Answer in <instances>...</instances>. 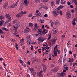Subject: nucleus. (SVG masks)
I'll return each instance as SVG.
<instances>
[{"label":"nucleus","mask_w":77,"mask_h":77,"mask_svg":"<svg viewBox=\"0 0 77 77\" xmlns=\"http://www.w3.org/2000/svg\"><path fill=\"white\" fill-rule=\"evenodd\" d=\"M20 24V23H17V24H15L13 26V30H15V32L17 30V29H18V28L19 27Z\"/></svg>","instance_id":"1"},{"label":"nucleus","mask_w":77,"mask_h":77,"mask_svg":"<svg viewBox=\"0 0 77 77\" xmlns=\"http://www.w3.org/2000/svg\"><path fill=\"white\" fill-rule=\"evenodd\" d=\"M6 17L8 19V20H7L5 22V23L6 24H8V23L9 21H11V17L10 16L9 14H6Z\"/></svg>","instance_id":"2"},{"label":"nucleus","mask_w":77,"mask_h":77,"mask_svg":"<svg viewBox=\"0 0 77 77\" xmlns=\"http://www.w3.org/2000/svg\"><path fill=\"white\" fill-rule=\"evenodd\" d=\"M66 18L69 19V18H71V14L67 12V14L66 15Z\"/></svg>","instance_id":"3"},{"label":"nucleus","mask_w":77,"mask_h":77,"mask_svg":"<svg viewBox=\"0 0 77 77\" xmlns=\"http://www.w3.org/2000/svg\"><path fill=\"white\" fill-rule=\"evenodd\" d=\"M59 66H57L54 69H52V71L54 72H57L59 70Z\"/></svg>","instance_id":"4"},{"label":"nucleus","mask_w":77,"mask_h":77,"mask_svg":"<svg viewBox=\"0 0 77 77\" xmlns=\"http://www.w3.org/2000/svg\"><path fill=\"white\" fill-rule=\"evenodd\" d=\"M8 1L5 2L4 3L3 5V8H4V9H6V8L8 6Z\"/></svg>","instance_id":"5"},{"label":"nucleus","mask_w":77,"mask_h":77,"mask_svg":"<svg viewBox=\"0 0 77 77\" xmlns=\"http://www.w3.org/2000/svg\"><path fill=\"white\" fill-rule=\"evenodd\" d=\"M52 14L55 17H56V16H57L59 15V13H57L56 11H53Z\"/></svg>","instance_id":"6"},{"label":"nucleus","mask_w":77,"mask_h":77,"mask_svg":"<svg viewBox=\"0 0 77 77\" xmlns=\"http://www.w3.org/2000/svg\"><path fill=\"white\" fill-rule=\"evenodd\" d=\"M29 28H26L24 30V33H28L29 32Z\"/></svg>","instance_id":"7"},{"label":"nucleus","mask_w":77,"mask_h":77,"mask_svg":"<svg viewBox=\"0 0 77 77\" xmlns=\"http://www.w3.org/2000/svg\"><path fill=\"white\" fill-rule=\"evenodd\" d=\"M23 3H24L25 6H28V3H29V0H25L24 1Z\"/></svg>","instance_id":"8"},{"label":"nucleus","mask_w":77,"mask_h":77,"mask_svg":"<svg viewBox=\"0 0 77 77\" xmlns=\"http://www.w3.org/2000/svg\"><path fill=\"white\" fill-rule=\"evenodd\" d=\"M26 39L27 41V44H28L29 43V41H30V37L29 36H28L26 37Z\"/></svg>","instance_id":"9"},{"label":"nucleus","mask_w":77,"mask_h":77,"mask_svg":"<svg viewBox=\"0 0 77 77\" xmlns=\"http://www.w3.org/2000/svg\"><path fill=\"white\" fill-rule=\"evenodd\" d=\"M56 38H53V39L52 40V44H54L56 43Z\"/></svg>","instance_id":"10"},{"label":"nucleus","mask_w":77,"mask_h":77,"mask_svg":"<svg viewBox=\"0 0 77 77\" xmlns=\"http://www.w3.org/2000/svg\"><path fill=\"white\" fill-rule=\"evenodd\" d=\"M42 66H43V71L44 72H45L47 69V66L44 64H43Z\"/></svg>","instance_id":"11"},{"label":"nucleus","mask_w":77,"mask_h":77,"mask_svg":"<svg viewBox=\"0 0 77 77\" xmlns=\"http://www.w3.org/2000/svg\"><path fill=\"white\" fill-rule=\"evenodd\" d=\"M53 32H54V33L56 34L57 32V28H53Z\"/></svg>","instance_id":"12"},{"label":"nucleus","mask_w":77,"mask_h":77,"mask_svg":"<svg viewBox=\"0 0 77 77\" xmlns=\"http://www.w3.org/2000/svg\"><path fill=\"white\" fill-rule=\"evenodd\" d=\"M53 32H54V33L56 34L57 32V28H53Z\"/></svg>","instance_id":"13"},{"label":"nucleus","mask_w":77,"mask_h":77,"mask_svg":"<svg viewBox=\"0 0 77 77\" xmlns=\"http://www.w3.org/2000/svg\"><path fill=\"white\" fill-rule=\"evenodd\" d=\"M42 72H43V71H42V70H41L39 72H38L37 73V75H38L39 76H42V75H42Z\"/></svg>","instance_id":"14"},{"label":"nucleus","mask_w":77,"mask_h":77,"mask_svg":"<svg viewBox=\"0 0 77 77\" xmlns=\"http://www.w3.org/2000/svg\"><path fill=\"white\" fill-rule=\"evenodd\" d=\"M37 32L39 35H41L42 34V30L41 29H38Z\"/></svg>","instance_id":"15"},{"label":"nucleus","mask_w":77,"mask_h":77,"mask_svg":"<svg viewBox=\"0 0 77 77\" xmlns=\"http://www.w3.org/2000/svg\"><path fill=\"white\" fill-rule=\"evenodd\" d=\"M38 40L39 41L43 42V41H44V38L42 37H39L38 38Z\"/></svg>","instance_id":"16"},{"label":"nucleus","mask_w":77,"mask_h":77,"mask_svg":"<svg viewBox=\"0 0 77 77\" xmlns=\"http://www.w3.org/2000/svg\"><path fill=\"white\" fill-rule=\"evenodd\" d=\"M22 14H21V13H20L18 14H17L16 17H17V18H20L21 16H22Z\"/></svg>","instance_id":"17"},{"label":"nucleus","mask_w":77,"mask_h":77,"mask_svg":"<svg viewBox=\"0 0 77 77\" xmlns=\"http://www.w3.org/2000/svg\"><path fill=\"white\" fill-rule=\"evenodd\" d=\"M39 27V26H38H38L37 25V24H35L34 26V28L35 30H36L37 29H38Z\"/></svg>","instance_id":"18"},{"label":"nucleus","mask_w":77,"mask_h":77,"mask_svg":"<svg viewBox=\"0 0 77 77\" xmlns=\"http://www.w3.org/2000/svg\"><path fill=\"white\" fill-rule=\"evenodd\" d=\"M41 13L39 12L37 14H35V17H39V16H41Z\"/></svg>","instance_id":"19"},{"label":"nucleus","mask_w":77,"mask_h":77,"mask_svg":"<svg viewBox=\"0 0 77 77\" xmlns=\"http://www.w3.org/2000/svg\"><path fill=\"white\" fill-rule=\"evenodd\" d=\"M4 33V32L2 31V30L1 29H0V33L1 34V36L2 38H4V36H3L2 37V34H3Z\"/></svg>","instance_id":"20"},{"label":"nucleus","mask_w":77,"mask_h":77,"mask_svg":"<svg viewBox=\"0 0 77 77\" xmlns=\"http://www.w3.org/2000/svg\"><path fill=\"white\" fill-rule=\"evenodd\" d=\"M47 33V31L46 29H44L42 31V33L43 35H45Z\"/></svg>","instance_id":"21"},{"label":"nucleus","mask_w":77,"mask_h":77,"mask_svg":"<svg viewBox=\"0 0 77 77\" xmlns=\"http://www.w3.org/2000/svg\"><path fill=\"white\" fill-rule=\"evenodd\" d=\"M51 6H55V4L54 2L53 1H51Z\"/></svg>","instance_id":"22"},{"label":"nucleus","mask_w":77,"mask_h":77,"mask_svg":"<svg viewBox=\"0 0 77 77\" xmlns=\"http://www.w3.org/2000/svg\"><path fill=\"white\" fill-rule=\"evenodd\" d=\"M51 38V33H50L48 34V40H49Z\"/></svg>","instance_id":"23"},{"label":"nucleus","mask_w":77,"mask_h":77,"mask_svg":"<svg viewBox=\"0 0 77 77\" xmlns=\"http://www.w3.org/2000/svg\"><path fill=\"white\" fill-rule=\"evenodd\" d=\"M72 2L74 3H75V4L76 6L77 7V0H72Z\"/></svg>","instance_id":"24"},{"label":"nucleus","mask_w":77,"mask_h":77,"mask_svg":"<svg viewBox=\"0 0 77 77\" xmlns=\"http://www.w3.org/2000/svg\"><path fill=\"white\" fill-rule=\"evenodd\" d=\"M3 23H4V21L1 20L0 21V26H2L3 24Z\"/></svg>","instance_id":"25"},{"label":"nucleus","mask_w":77,"mask_h":77,"mask_svg":"<svg viewBox=\"0 0 77 77\" xmlns=\"http://www.w3.org/2000/svg\"><path fill=\"white\" fill-rule=\"evenodd\" d=\"M65 75H66V73H63V72H62L61 73V77H62V76L63 77H64V76H65Z\"/></svg>","instance_id":"26"},{"label":"nucleus","mask_w":77,"mask_h":77,"mask_svg":"<svg viewBox=\"0 0 77 77\" xmlns=\"http://www.w3.org/2000/svg\"><path fill=\"white\" fill-rule=\"evenodd\" d=\"M54 53L55 56H56L57 55V52H56V51H54Z\"/></svg>","instance_id":"27"},{"label":"nucleus","mask_w":77,"mask_h":77,"mask_svg":"<svg viewBox=\"0 0 77 77\" xmlns=\"http://www.w3.org/2000/svg\"><path fill=\"white\" fill-rule=\"evenodd\" d=\"M56 12H57V14H59V13L61 11H60V9H58V8H57V10H56Z\"/></svg>","instance_id":"28"},{"label":"nucleus","mask_w":77,"mask_h":77,"mask_svg":"<svg viewBox=\"0 0 77 77\" xmlns=\"http://www.w3.org/2000/svg\"><path fill=\"white\" fill-rule=\"evenodd\" d=\"M2 29L3 30H5V31H6L7 32H8L9 30L8 29L6 28L3 27L2 28Z\"/></svg>","instance_id":"29"},{"label":"nucleus","mask_w":77,"mask_h":77,"mask_svg":"<svg viewBox=\"0 0 77 77\" xmlns=\"http://www.w3.org/2000/svg\"><path fill=\"white\" fill-rule=\"evenodd\" d=\"M21 14H22V15H23V14H27V11H25L24 12H23V11H21Z\"/></svg>","instance_id":"30"},{"label":"nucleus","mask_w":77,"mask_h":77,"mask_svg":"<svg viewBox=\"0 0 77 77\" xmlns=\"http://www.w3.org/2000/svg\"><path fill=\"white\" fill-rule=\"evenodd\" d=\"M64 0H61V4L62 5H63L64 4H65V3H66V1H64L63 2V1H64Z\"/></svg>","instance_id":"31"},{"label":"nucleus","mask_w":77,"mask_h":77,"mask_svg":"<svg viewBox=\"0 0 77 77\" xmlns=\"http://www.w3.org/2000/svg\"><path fill=\"white\" fill-rule=\"evenodd\" d=\"M62 55H61L60 57V58L58 60V62H60V63L61 62V59H62Z\"/></svg>","instance_id":"32"},{"label":"nucleus","mask_w":77,"mask_h":77,"mask_svg":"<svg viewBox=\"0 0 77 77\" xmlns=\"http://www.w3.org/2000/svg\"><path fill=\"white\" fill-rule=\"evenodd\" d=\"M70 43H71V42H70V41H69L67 45V47H69L70 46Z\"/></svg>","instance_id":"33"},{"label":"nucleus","mask_w":77,"mask_h":77,"mask_svg":"<svg viewBox=\"0 0 77 77\" xmlns=\"http://www.w3.org/2000/svg\"><path fill=\"white\" fill-rule=\"evenodd\" d=\"M31 73H32V74L33 76L34 77H35V76L36 74V72H33V73L31 72Z\"/></svg>","instance_id":"34"},{"label":"nucleus","mask_w":77,"mask_h":77,"mask_svg":"<svg viewBox=\"0 0 77 77\" xmlns=\"http://www.w3.org/2000/svg\"><path fill=\"white\" fill-rule=\"evenodd\" d=\"M18 44L17 43H16L15 45V47L17 50H18Z\"/></svg>","instance_id":"35"},{"label":"nucleus","mask_w":77,"mask_h":77,"mask_svg":"<svg viewBox=\"0 0 77 77\" xmlns=\"http://www.w3.org/2000/svg\"><path fill=\"white\" fill-rule=\"evenodd\" d=\"M63 8V6L60 5L58 7V8L59 9H61Z\"/></svg>","instance_id":"36"},{"label":"nucleus","mask_w":77,"mask_h":77,"mask_svg":"<svg viewBox=\"0 0 77 77\" xmlns=\"http://www.w3.org/2000/svg\"><path fill=\"white\" fill-rule=\"evenodd\" d=\"M56 75L57 77H62L61 76V73H57L56 74Z\"/></svg>","instance_id":"37"},{"label":"nucleus","mask_w":77,"mask_h":77,"mask_svg":"<svg viewBox=\"0 0 77 77\" xmlns=\"http://www.w3.org/2000/svg\"><path fill=\"white\" fill-rule=\"evenodd\" d=\"M49 1V0H42V1L45 3H47V2H48Z\"/></svg>","instance_id":"38"},{"label":"nucleus","mask_w":77,"mask_h":77,"mask_svg":"<svg viewBox=\"0 0 77 77\" xmlns=\"http://www.w3.org/2000/svg\"><path fill=\"white\" fill-rule=\"evenodd\" d=\"M59 2H60V0H56V3L57 5H59Z\"/></svg>","instance_id":"39"},{"label":"nucleus","mask_w":77,"mask_h":77,"mask_svg":"<svg viewBox=\"0 0 77 77\" xmlns=\"http://www.w3.org/2000/svg\"><path fill=\"white\" fill-rule=\"evenodd\" d=\"M33 26V24L31 23H29V27H32Z\"/></svg>","instance_id":"40"},{"label":"nucleus","mask_w":77,"mask_h":77,"mask_svg":"<svg viewBox=\"0 0 77 77\" xmlns=\"http://www.w3.org/2000/svg\"><path fill=\"white\" fill-rule=\"evenodd\" d=\"M29 69L30 71H33V69L32 68H30V67H29Z\"/></svg>","instance_id":"41"},{"label":"nucleus","mask_w":77,"mask_h":77,"mask_svg":"<svg viewBox=\"0 0 77 77\" xmlns=\"http://www.w3.org/2000/svg\"><path fill=\"white\" fill-rule=\"evenodd\" d=\"M3 18H4V17L2 15L0 16V20H2V19H3Z\"/></svg>","instance_id":"42"},{"label":"nucleus","mask_w":77,"mask_h":77,"mask_svg":"<svg viewBox=\"0 0 77 77\" xmlns=\"http://www.w3.org/2000/svg\"><path fill=\"white\" fill-rule=\"evenodd\" d=\"M67 51V50H66V49H64V52L65 53V56H66V52Z\"/></svg>","instance_id":"43"},{"label":"nucleus","mask_w":77,"mask_h":77,"mask_svg":"<svg viewBox=\"0 0 77 77\" xmlns=\"http://www.w3.org/2000/svg\"><path fill=\"white\" fill-rule=\"evenodd\" d=\"M18 21L17 20H14L13 21V24H15V23H17Z\"/></svg>","instance_id":"44"},{"label":"nucleus","mask_w":77,"mask_h":77,"mask_svg":"<svg viewBox=\"0 0 77 77\" xmlns=\"http://www.w3.org/2000/svg\"><path fill=\"white\" fill-rule=\"evenodd\" d=\"M35 2L37 3H39V0H35Z\"/></svg>","instance_id":"45"},{"label":"nucleus","mask_w":77,"mask_h":77,"mask_svg":"<svg viewBox=\"0 0 77 77\" xmlns=\"http://www.w3.org/2000/svg\"><path fill=\"white\" fill-rule=\"evenodd\" d=\"M13 34L14 35V36H16V37H19V35H16V34H15V33H14Z\"/></svg>","instance_id":"46"},{"label":"nucleus","mask_w":77,"mask_h":77,"mask_svg":"<svg viewBox=\"0 0 77 77\" xmlns=\"http://www.w3.org/2000/svg\"><path fill=\"white\" fill-rule=\"evenodd\" d=\"M51 26H53V22L52 21H51Z\"/></svg>","instance_id":"47"},{"label":"nucleus","mask_w":77,"mask_h":77,"mask_svg":"<svg viewBox=\"0 0 77 77\" xmlns=\"http://www.w3.org/2000/svg\"><path fill=\"white\" fill-rule=\"evenodd\" d=\"M72 61V60H71V59L70 58L68 61L69 62H71Z\"/></svg>","instance_id":"48"},{"label":"nucleus","mask_w":77,"mask_h":77,"mask_svg":"<svg viewBox=\"0 0 77 77\" xmlns=\"http://www.w3.org/2000/svg\"><path fill=\"white\" fill-rule=\"evenodd\" d=\"M73 56H74V58H75V59H76V54H73Z\"/></svg>","instance_id":"49"},{"label":"nucleus","mask_w":77,"mask_h":77,"mask_svg":"<svg viewBox=\"0 0 77 77\" xmlns=\"http://www.w3.org/2000/svg\"><path fill=\"white\" fill-rule=\"evenodd\" d=\"M57 49V48L55 46L54 48V51H56Z\"/></svg>","instance_id":"50"},{"label":"nucleus","mask_w":77,"mask_h":77,"mask_svg":"<svg viewBox=\"0 0 77 77\" xmlns=\"http://www.w3.org/2000/svg\"><path fill=\"white\" fill-rule=\"evenodd\" d=\"M32 14H29L28 17H32Z\"/></svg>","instance_id":"51"},{"label":"nucleus","mask_w":77,"mask_h":77,"mask_svg":"<svg viewBox=\"0 0 77 77\" xmlns=\"http://www.w3.org/2000/svg\"><path fill=\"white\" fill-rule=\"evenodd\" d=\"M8 26L9 27H10V26H11V23H8Z\"/></svg>","instance_id":"52"},{"label":"nucleus","mask_w":77,"mask_h":77,"mask_svg":"<svg viewBox=\"0 0 77 77\" xmlns=\"http://www.w3.org/2000/svg\"><path fill=\"white\" fill-rule=\"evenodd\" d=\"M67 5H71V3H70V2L69 1L67 2Z\"/></svg>","instance_id":"53"},{"label":"nucleus","mask_w":77,"mask_h":77,"mask_svg":"<svg viewBox=\"0 0 77 77\" xmlns=\"http://www.w3.org/2000/svg\"><path fill=\"white\" fill-rule=\"evenodd\" d=\"M29 44H32V40H30V41H29Z\"/></svg>","instance_id":"54"},{"label":"nucleus","mask_w":77,"mask_h":77,"mask_svg":"<svg viewBox=\"0 0 77 77\" xmlns=\"http://www.w3.org/2000/svg\"><path fill=\"white\" fill-rule=\"evenodd\" d=\"M75 21H76V19H74L73 20L72 22H75Z\"/></svg>","instance_id":"55"},{"label":"nucleus","mask_w":77,"mask_h":77,"mask_svg":"<svg viewBox=\"0 0 77 77\" xmlns=\"http://www.w3.org/2000/svg\"><path fill=\"white\" fill-rule=\"evenodd\" d=\"M40 21H41V23H44V20H41Z\"/></svg>","instance_id":"56"},{"label":"nucleus","mask_w":77,"mask_h":77,"mask_svg":"<svg viewBox=\"0 0 77 77\" xmlns=\"http://www.w3.org/2000/svg\"><path fill=\"white\" fill-rule=\"evenodd\" d=\"M60 14V15H62V11H60V12L59 13Z\"/></svg>","instance_id":"57"},{"label":"nucleus","mask_w":77,"mask_h":77,"mask_svg":"<svg viewBox=\"0 0 77 77\" xmlns=\"http://www.w3.org/2000/svg\"><path fill=\"white\" fill-rule=\"evenodd\" d=\"M20 63H22L23 62V60H21V59H20Z\"/></svg>","instance_id":"58"},{"label":"nucleus","mask_w":77,"mask_h":77,"mask_svg":"<svg viewBox=\"0 0 77 77\" xmlns=\"http://www.w3.org/2000/svg\"><path fill=\"white\" fill-rule=\"evenodd\" d=\"M11 8H15V7H14V5H12L11 6Z\"/></svg>","instance_id":"59"},{"label":"nucleus","mask_w":77,"mask_h":77,"mask_svg":"<svg viewBox=\"0 0 77 77\" xmlns=\"http://www.w3.org/2000/svg\"><path fill=\"white\" fill-rule=\"evenodd\" d=\"M72 24L73 26H75V25H76V23L75 22H72Z\"/></svg>","instance_id":"60"},{"label":"nucleus","mask_w":77,"mask_h":77,"mask_svg":"<svg viewBox=\"0 0 77 77\" xmlns=\"http://www.w3.org/2000/svg\"><path fill=\"white\" fill-rule=\"evenodd\" d=\"M62 37L63 38H64L65 37V35H62Z\"/></svg>","instance_id":"61"},{"label":"nucleus","mask_w":77,"mask_h":77,"mask_svg":"<svg viewBox=\"0 0 77 77\" xmlns=\"http://www.w3.org/2000/svg\"><path fill=\"white\" fill-rule=\"evenodd\" d=\"M17 2H16V4L14 5V7H15V6H17Z\"/></svg>","instance_id":"62"},{"label":"nucleus","mask_w":77,"mask_h":77,"mask_svg":"<svg viewBox=\"0 0 77 77\" xmlns=\"http://www.w3.org/2000/svg\"><path fill=\"white\" fill-rule=\"evenodd\" d=\"M64 68H65L67 70H68V67H64Z\"/></svg>","instance_id":"63"},{"label":"nucleus","mask_w":77,"mask_h":77,"mask_svg":"<svg viewBox=\"0 0 77 77\" xmlns=\"http://www.w3.org/2000/svg\"><path fill=\"white\" fill-rule=\"evenodd\" d=\"M66 72V69L63 70V72Z\"/></svg>","instance_id":"64"}]
</instances>
